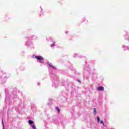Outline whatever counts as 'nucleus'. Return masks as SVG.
<instances>
[{"label": "nucleus", "instance_id": "nucleus-11", "mask_svg": "<svg viewBox=\"0 0 129 129\" xmlns=\"http://www.w3.org/2000/svg\"><path fill=\"white\" fill-rule=\"evenodd\" d=\"M2 123H3V125L4 126V121L2 122Z\"/></svg>", "mask_w": 129, "mask_h": 129}, {"label": "nucleus", "instance_id": "nucleus-6", "mask_svg": "<svg viewBox=\"0 0 129 129\" xmlns=\"http://www.w3.org/2000/svg\"><path fill=\"white\" fill-rule=\"evenodd\" d=\"M97 121L98 122H99V121H100V118H99V117H97Z\"/></svg>", "mask_w": 129, "mask_h": 129}, {"label": "nucleus", "instance_id": "nucleus-4", "mask_svg": "<svg viewBox=\"0 0 129 129\" xmlns=\"http://www.w3.org/2000/svg\"><path fill=\"white\" fill-rule=\"evenodd\" d=\"M55 109H56V110H57L58 113H59V112H60V109H59V107H55Z\"/></svg>", "mask_w": 129, "mask_h": 129}, {"label": "nucleus", "instance_id": "nucleus-5", "mask_svg": "<svg viewBox=\"0 0 129 129\" xmlns=\"http://www.w3.org/2000/svg\"><path fill=\"white\" fill-rule=\"evenodd\" d=\"M50 67H51V68H53V69H55V67L53 66L52 64H49Z\"/></svg>", "mask_w": 129, "mask_h": 129}, {"label": "nucleus", "instance_id": "nucleus-10", "mask_svg": "<svg viewBox=\"0 0 129 129\" xmlns=\"http://www.w3.org/2000/svg\"><path fill=\"white\" fill-rule=\"evenodd\" d=\"M78 82H79V83H81V80H78Z\"/></svg>", "mask_w": 129, "mask_h": 129}, {"label": "nucleus", "instance_id": "nucleus-9", "mask_svg": "<svg viewBox=\"0 0 129 129\" xmlns=\"http://www.w3.org/2000/svg\"><path fill=\"white\" fill-rule=\"evenodd\" d=\"M100 123H101V124H102V123H103V121L101 120L100 122Z\"/></svg>", "mask_w": 129, "mask_h": 129}, {"label": "nucleus", "instance_id": "nucleus-2", "mask_svg": "<svg viewBox=\"0 0 129 129\" xmlns=\"http://www.w3.org/2000/svg\"><path fill=\"white\" fill-rule=\"evenodd\" d=\"M35 58H36V59H37V60H43V57L42 56H36Z\"/></svg>", "mask_w": 129, "mask_h": 129}, {"label": "nucleus", "instance_id": "nucleus-3", "mask_svg": "<svg viewBox=\"0 0 129 129\" xmlns=\"http://www.w3.org/2000/svg\"><path fill=\"white\" fill-rule=\"evenodd\" d=\"M28 122H29V124H33V123H34V121H32V120H29L28 121Z\"/></svg>", "mask_w": 129, "mask_h": 129}, {"label": "nucleus", "instance_id": "nucleus-8", "mask_svg": "<svg viewBox=\"0 0 129 129\" xmlns=\"http://www.w3.org/2000/svg\"><path fill=\"white\" fill-rule=\"evenodd\" d=\"M93 111L95 113H96V109L95 108H93Z\"/></svg>", "mask_w": 129, "mask_h": 129}, {"label": "nucleus", "instance_id": "nucleus-7", "mask_svg": "<svg viewBox=\"0 0 129 129\" xmlns=\"http://www.w3.org/2000/svg\"><path fill=\"white\" fill-rule=\"evenodd\" d=\"M32 127L33 129H36V126L35 125H32Z\"/></svg>", "mask_w": 129, "mask_h": 129}, {"label": "nucleus", "instance_id": "nucleus-1", "mask_svg": "<svg viewBox=\"0 0 129 129\" xmlns=\"http://www.w3.org/2000/svg\"><path fill=\"white\" fill-rule=\"evenodd\" d=\"M97 91H103L104 90V87L100 86L97 89Z\"/></svg>", "mask_w": 129, "mask_h": 129}]
</instances>
